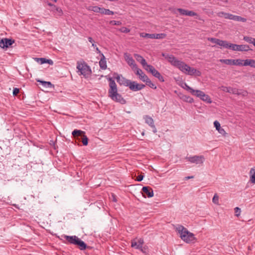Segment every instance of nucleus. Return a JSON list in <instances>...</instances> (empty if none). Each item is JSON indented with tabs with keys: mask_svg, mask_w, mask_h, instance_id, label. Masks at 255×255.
I'll return each instance as SVG.
<instances>
[{
	"mask_svg": "<svg viewBox=\"0 0 255 255\" xmlns=\"http://www.w3.org/2000/svg\"><path fill=\"white\" fill-rule=\"evenodd\" d=\"M110 89L108 91L109 97L114 101L120 103L121 104H125L126 101L118 93L117 85L112 78L109 79Z\"/></svg>",
	"mask_w": 255,
	"mask_h": 255,
	"instance_id": "nucleus-1",
	"label": "nucleus"
},
{
	"mask_svg": "<svg viewBox=\"0 0 255 255\" xmlns=\"http://www.w3.org/2000/svg\"><path fill=\"white\" fill-rule=\"evenodd\" d=\"M176 231L180 234L181 239L187 243L192 242L196 239L194 235L182 225H179Z\"/></svg>",
	"mask_w": 255,
	"mask_h": 255,
	"instance_id": "nucleus-2",
	"label": "nucleus"
},
{
	"mask_svg": "<svg viewBox=\"0 0 255 255\" xmlns=\"http://www.w3.org/2000/svg\"><path fill=\"white\" fill-rule=\"evenodd\" d=\"M178 69L186 75L200 76L201 74L200 71L197 70L194 68L189 66L183 61L181 62V65Z\"/></svg>",
	"mask_w": 255,
	"mask_h": 255,
	"instance_id": "nucleus-3",
	"label": "nucleus"
},
{
	"mask_svg": "<svg viewBox=\"0 0 255 255\" xmlns=\"http://www.w3.org/2000/svg\"><path fill=\"white\" fill-rule=\"evenodd\" d=\"M65 239L70 244L78 246L81 250H85L87 248L86 244L76 236H65Z\"/></svg>",
	"mask_w": 255,
	"mask_h": 255,
	"instance_id": "nucleus-4",
	"label": "nucleus"
},
{
	"mask_svg": "<svg viewBox=\"0 0 255 255\" xmlns=\"http://www.w3.org/2000/svg\"><path fill=\"white\" fill-rule=\"evenodd\" d=\"M72 134L76 139L79 141L80 140V137H81V141L84 145L86 146L88 145L89 139L87 136L85 134V131L81 130L75 129L72 131Z\"/></svg>",
	"mask_w": 255,
	"mask_h": 255,
	"instance_id": "nucleus-5",
	"label": "nucleus"
},
{
	"mask_svg": "<svg viewBox=\"0 0 255 255\" xmlns=\"http://www.w3.org/2000/svg\"><path fill=\"white\" fill-rule=\"evenodd\" d=\"M162 56H163L165 59H166L171 64L177 68L179 67L181 65V63L182 61L178 60L176 58L175 56L172 55H169L168 54L163 53L162 54Z\"/></svg>",
	"mask_w": 255,
	"mask_h": 255,
	"instance_id": "nucleus-6",
	"label": "nucleus"
},
{
	"mask_svg": "<svg viewBox=\"0 0 255 255\" xmlns=\"http://www.w3.org/2000/svg\"><path fill=\"white\" fill-rule=\"evenodd\" d=\"M77 68L78 71L81 73V74L86 76L91 73V70L88 65L85 62L80 63L77 62Z\"/></svg>",
	"mask_w": 255,
	"mask_h": 255,
	"instance_id": "nucleus-7",
	"label": "nucleus"
},
{
	"mask_svg": "<svg viewBox=\"0 0 255 255\" xmlns=\"http://www.w3.org/2000/svg\"><path fill=\"white\" fill-rule=\"evenodd\" d=\"M185 159L192 163H195L196 164H202L205 161V158L203 155L187 156Z\"/></svg>",
	"mask_w": 255,
	"mask_h": 255,
	"instance_id": "nucleus-8",
	"label": "nucleus"
},
{
	"mask_svg": "<svg viewBox=\"0 0 255 255\" xmlns=\"http://www.w3.org/2000/svg\"><path fill=\"white\" fill-rule=\"evenodd\" d=\"M140 36L146 38L163 39L166 37V34L164 33L149 34L142 32L140 33Z\"/></svg>",
	"mask_w": 255,
	"mask_h": 255,
	"instance_id": "nucleus-9",
	"label": "nucleus"
},
{
	"mask_svg": "<svg viewBox=\"0 0 255 255\" xmlns=\"http://www.w3.org/2000/svg\"><path fill=\"white\" fill-rule=\"evenodd\" d=\"M230 49L233 51H248L251 50L248 45L243 44V45H237L235 44L231 43Z\"/></svg>",
	"mask_w": 255,
	"mask_h": 255,
	"instance_id": "nucleus-10",
	"label": "nucleus"
},
{
	"mask_svg": "<svg viewBox=\"0 0 255 255\" xmlns=\"http://www.w3.org/2000/svg\"><path fill=\"white\" fill-rule=\"evenodd\" d=\"M14 43V40L12 39L4 38L0 40V47L2 49H7Z\"/></svg>",
	"mask_w": 255,
	"mask_h": 255,
	"instance_id": "nucleus-11",
	"label": "nucleus"
},
{
	"mask_svg": "<svg viewBox=\"0 0 255 255\" xmlns=\"http://www.w3.org/2000/svg\"><path fill=\"white\" fill-rule=\"evenodd\" d=\"M194 95L200 98L202 100L208 103H212V101L210 97L200 90H196L195 93Z\"/></svg>",
	"mask_w": 255,
	"mask_h": 255,
	"instance_id": "nucleus-12",
	"label": "nucleus"
},
{
	"mask_svg": "<svg viewBox=\"0 0 255 255\" xmlns=\"http://www.w3.org/2000/svg\"><path fill=\"white\" fill-rule=\"evenodd\" d=\"M128 87L132 91H137L144 88L145 85L138 84L135 81H130Z\"/></svg>",
	"mask_w": 255,
	"mask_h": 255,
	"instance_id": "nucleus-13",
	"label": "nucleus"
},
{
	"mask_svg": "<svg viewBox=\"0 0 255 255\" xmlns=\"http://www.w3.org/2000/svg\"><path fill=\"white\" fill-rule=\"evenodd\" d=\"M143 119L145 120V123L148 125L151 128H152L153 132L154 133H156L157 132V129L154 125L153 119L148 115L144 116Z\"/></svg>",
	"mask_w": 255,
	"mask_h": 255,
	"instance_id": "nucleus-14",
	"label": "nucleus"
},
{
	"mask_svg": "<svg viewBox=\"0 0 255 255\" xmlns=\"http://www.w3.org/2000/svg\"><path fill=\"white\" fill-rule=\"evenodd\" d=\"M125 58L128 64L131 67L132 70H134L137 67L134 59L130 57L129 54L127 53L125 54Z\"/></svg>",
	"mask_w": 255,
	"mask_h": 255,
	"instance_id": "nucleus-15",
	"label": "nucleus"
},
{
	"mask_svg": "<svg viewBox=\"0 0 255 255\" xmlns=\"http://www.w3.org/2000/svg\"><path fill=\"white\" fill-rule=\"evenodd\" d=\"M177 11L182 15H188L190 16H197V13L192 10H188L185 9L179 8H177Z\"/></svg>",
	"mask_w": 255,
	"mask_h": 255,
	"instance_id": "nucleus-16",
	"label": "nucleus"
},
{
	"mask_svg": "<svg viewBox=\"0 0 255 255\" xmlns=\"http://www.w3.org/2000/svg\"><path fill=\"white\" fill-rule=\"evenodd\" d=\"M133 71L136 75L139 76L140 80L143 82L146 81L148 77L143 73L141 69L137 67Z\"/></svg>",
	"mask_w": 255,
	"mask_h": 255,
	"instance_id": "nucleus-17",
	"label": "nucleus"
},
{
	"mask_svg": "<svg viewBox=\"0 0 255 255\" xmlns=\"http://www.w3.org/2000/svg\"><path fill=\"white\" fill-rule=\"evenodd\" d=\"M142 192L143 196L146 195L148 198L153 196V190L149 186L143 187L142 188Z\"/></svg>",
	"mask_w": 255,
	"mask_h": 255,
	"instance_id": "nucleus-18",
	"label": "nucleus"
},
{
	"mask_svg": "<svg viewBox=\"0 0 255 255\" xmlns=\"http://www.w3.org/2000/svg\"><path fill=\"white\" fill-rule=\"evenodd\" d=\"M221 89L225 92H227V93H231V94H239L238 93L239 89L235 88L222 86Z\"/></svg>",
	"mask_w": 255,
	"mask_h": 255,
	"instance_id": "nucleus-19",
	"label": "nucleus"
},
{
	"mask_svg": "<svg viewBox=\"0 0 255 255\" xmlns=\"http://www.w3.org/2000/svg\"><path fill=\"white\" fill-rule=\"evenodd\" d=\"M116 79L117 80V82L120 84V85H124L125 86H128V84L129 83L130 80L126 79L124 77H121L120 76L117 75V76L116 77Z\"/></svg>",
	"mask_w": 255,
	"mask_h": 255,
	"instance_id": "nucleus-20",
	"label": "nucleus"
},
{
	"mask_svg": "<svg viewBox=\"0 0 255 255\" xmlns=\"http://www.w3.org/2000/svg\"><path fill=\"white\" fill-rule=\"evenodd\" d=\"M214 125L216 128V130H217L220 134H222L223 135H225L227 134L224 129L221 127L220 124L219 122L215 121L214 122Z\"/></svg>",
	"mask_w": 255,
	"mask_h": 255,
	"instance_id": "nucleus-21",
	"label": "nucleus"
},
{
	"mask_svg": "<svg viewBox=\"0 0 255 255\" xmlns=\"http://www.w3.org/2000/svg\"><path fill=\"white\" fill-rule=\"evenodd\" d=\"M35 60L41 64L44 63H48L51 65L53 64V62L52 60L47 59L45 58H35Z\"/></svg>",
	"mask_w": 255,
	"mask_h": 255,
	"instance_id": "nucleus-22",
	"label": "nucleus"
},
{
	"mask_svg": "<svg viewBox=\"0 0 255 255\" xmlns=\"http://www.w3.org/2000/svg\"><path fill=\"white\" fill-rule=\"evenodd\" d=\"M99 65L100 68L103 70H105L107 68V62L106 58L103 54H102V57L100 61H99Z\"/></svg>",
	"mask_w": 255,
	"mask_h": 255,
	"instance_id": "nucleus-23",
	"label": "nucleus"
},
{
	"mask_svg": "<svg viewBox=\"0 0 255 255\" xmlns=\"http://www.w3.org/2000/svg\"><path fill=\"white\" fill-rule=\"evenodd\" d=\"M134 57L137 61L141 63L143 67H145V65H146L147 63L142 56L139 54H134Z\"/></svg>",
	"mask_w": 255,
	"mask_h": 255,
	"instance_id": "nucleus-24",
	"label": "nucleus"
},
{
	"mask_svg": "<svg viewBox=\"0 0 255 255\" xmlns=\"http://www.w3.org/2000/svg\"><path fill=\"white\" fill-rule=\"evenodd\" d=\"M244 66H250L252 67L255 68V60L254 59H246L244 60Z\"/></svg>",
	"mask_w": 255,
	"mask_h": 255,
	"instance_id": "nucleus-25",
	"label": "nucleus"
},
{
	"mask_svg": "<svg viewBox=\"0 0 255 255\" xmlns=\"http://www.w3.org/2000/svg\"><path fill=\"white\" fill-rule=\"evenodd\" d=\"M218 45L226 48L230 49L231 43H229L227 41L220 39Z\"/></svg>",
	"mask_w": 255,
	"mask_h": 255,
	"instance_id": "nucleus-26",
	"label": "nucleus"
},
{
	"mask_svg": "<svg viewBox=\"0 0 255 255\" xmlns=\"http://www.w3.org/2000/svg\"><path fill=\"white\" fill-rule=\"evenodd\" d=\"M152 75L157 78L160 81L162 82L164 81L163 77L161 76L160 73L157 70H156L155 71H154V72Z\"/></svg>",
	"mask_w": 255,
	"mask_h": 255,
	"instance_id": "nucleus-27",
	"label": "nucleus"
},
{
	"mask_svg": "<svg viewBox=\"0 0 255 255\" xmlns=\"http://www.w3.org/2000/svg\"><path fill=\"white\" fill-rule=\"evenodd\" d=\"M244 60L242 59H232V65L237 66H244Z\"/></svg>",
	"mask_w": 255,
	"mask_h": 255,
	"instance_id": "nucleus-28",
	"label": "nucleus"
},
{
	"mask_svg": "<svg viewBox=\"0 0 255 255\" xmlns=\"http://www.w3.org/2000/svg\"><path fill=\"white\" fill-rule=\"evenodd\" d=\"M232 20L237 21H242L245 22L247 21V19L244 17H242L240 16L233 15Z\"/></svg>",
	"mask_w": 255,
	"mask_h": 255,
	"instance_id": "nucleus-29",
	"label": "nucleus"
},
{
	"mask_svg": "<svg viewBox=\"0 0 255 255\" xmlns=\"http://www.w3.org/2000/svg\"><path fill=\"white\" fill-rule=\"evenodd\" d=\"M146 71L149 72L151 74L155 71L156 69L151 65H148L146 63V65H145V67H143Z\"/></svg>",
	"mask_w": 255,
	"mask_h": 255,
	"instance_id": "nucleus-30",
	"label": "nucleus"
},
{
	"mask_svg": "<svg viewBox=\"0 0 255 255\" xmlns=\"http://www.w3.org/2000/svg\"><path fill=\"white\" fill-rule=\"evenodd\" d=\"M182 99H183V101H184L186 102H188L189 103H192L194 102V99L188 96L184 95L182 96Z\"/></svg>",
	"mask_w": 255,
	"mask_h": 255,
	"instance_id": "nucleus-31",
	"label": "nucleus"
},
{
	"mask_svg": "<svg viewBox=\"0 0 255 255\" xmlns=\"http://www.w3.org/2000/svg\"><path fill=\"white\" fill-rule=\"evenodd\" d=\"M100 7L97 6H89L87 7V9L90 11H92L95 12H99L100 11Z\"/></svg>",
	"mask_w": 255,
	"mask_h": 255,
	"instance_id": "nucleus-32",
	"label": "nucleus"
},
{
	"mask_svg": "<svg viewBox=\"0 0 255 255\" xmlns=\"http://www.w3.org/2000/svg\"><path fill=\"white\" fill-rule=\"evenodd\" d=\"M144 82H145L146 84L150 88L153 89H156V85L154 84H153L148 78H147L146 81H144Z\"/></svg>",
	"mask_w": 255,
	"mask_h": 255,
	"instance_id": "nucleus-33",
	"label": "nucleus"
},
{
	"mask_svg": "<svg viewBox=\"0 0 255 255\" xmlns=\"http://www.w3.org/2000/svg\"><path fill=\"white\" fill-rule=\"evenodd\" d=\"M131 247L136 249H141L142 247L140 246L137 242L134 240L131 241Z\"/></svg>",
	"mask_w": 255,
	"mask_h": 255,
	"instance_id": "nucleus-34",
	"label": "nucleus"
},
{
	"mask_svg": "<svg viewBox=\"0 0 255 255\" xmlns=\"http://www.w3.org/2000/svg\"><path fill=\"white\" fill-rule=\"evenodd\" d=\"M184 85H185V87L184 88L187 90L188 91H189L191 94H192L193 95H194V94L195 93V92H196V90L193 89L192 88H191L190 87H189L186 83H185L184 84Z\"/></svg>",
	"mask_w": 255,
	"mask_h": 255,
	"instance_id": "nucleus-35",
	"label": "nucleus"
},
{
	"mask_svg": "<svg viewBox=\"0 0 255 255\" xmlns=\"http://www.w3.org/2000/svg\"><path fill=\"white\" fill-rule=\"evenodd\" d=\"M250 173H252V175L251 176L250 180L253 183H255V170L252 168Z\"/></svg>",
	"mask_w": 255,
	"mask_h": 255,
	"instance_id": "nucleus-36",
	"label": "nucleus"
},
{
	"mask_svg": "<svg viewBox=\"0 0 255 255\" xmlns=\"http://www.w3.org/2000/svg\"><path fill=\"white\" fill-rule=\"evenodd\" d=\"M243 39L249 43H254L255 38L249 36H244Z\"/></svg>",
	"mask_w": 255,
	"mask_h": 255,
	"instance_id": "nucleus-37",
	"label": "nucleus"
},
{
	"mask_svg": "<svg viewBox=\"0 0 255 255\" xmlns=\"http://www.w3.org/2000/svg\"><path fill=\"white\" fill-rule=\"evenodd\" d=\"M220 61L227 65H232V59H220Z\"/></svg>",
	"mask_w": 255,
	"mask_h": 255,
	"instance_id": "nucleus-38",
	"label": "nucleus"
},
{
	"mask_svg": "<svg viewBox=\"0 0 255 255\" xmlns=\"http://www.w3.org/2000/svg\"><path fill=\"white\" fill-rule=\"evenodd\" d=\"M38 82L41 83L43 86L46 87H51L52 84L50 82L42 81L41 80H38Z\"/></svg>",
	"mask_w": 255,
	"mask_h": 255,
	"instance_id": "nucleus-39",
	"label": "nucleus"
},
{
	"mask_svg": "<svg viewBox=\"0 0 255 255\" xmlns=\"http://www.w3.org/2000/svg\"><path fill=\"white\" fill-rule=\"evenodd\" d=\"M208 40L212 43H215L218 45L220 39L216 38H208Z\"/></svg>",
	"mask_w": 255,
	"mask_h": 255,
	"instance_id": "nucleus-40",
	"label": "nucleus"
},
{
	"mask_svg": "<svg viewBox=\"0 0 255 255\" xmlns=\"http://www.w3.org/2000/svg\"><path fill=\"white\" fill-rule=\"evenodd\" d=\"M218 200H219V197L217 195V194H216L214 195V196L213 198V199H212L213 202L215 204H218Z\"/></svg>",
	"mask_w": 255,
	"mask_h": 255,
	"instance_id": "nucleus-41",
	"label": "nucleus"
},
{
	"mask_svg": "<svg viewBox=\"0 0 255 255\" xmlns=\"http://www.w3.org/2000/svg\"><path fill=\"white\" fill-rule=\"evenodd\" d=\"M235 216L239 217L241 213V209L239 207H236L235 208Z\"/></svg>",
	"mask_w": 255,
	"mask_h": 255,
	"instance_id": "nucleus-42",
	"label": "nucleus"
},
{
	"mask_svg": "<svg viewBox=\"0 0 255 255\" xmlns=\"http://www.w3.org/2000/svg\"><path fill=\"white\" fill-rule=\"evenodd\" d=\"M110 23L113 25H119L121 24V22L120 21L112 20L110 22Z\"/></svg>",
	"mask_w": 255,
	"mask_h": 255,
	"instance_id": "nucleus-43",
	"label": "nucleus"
},
{
	"mask_svg": "<svg viewBox=\"0 0 255 255\" xmlns=\"http://www.w3.org/2000/svg\"><path fill=\"white\" fill-rule=\"evenodd\" d=\"M238 93L240 94H236L238 95H242L243 96H246L248 94V93L247 91H242V90H239Z\"/></svg>",
	"mask_w": 255,
	"mask_h": 255,
	"instance_id": "nucleus-44",
	"label": "nucleus"
},
{
	"mask_svg": "<svg viewBox=\"0 0 255 255\" xmlns=\"http://www.w3.org/2000/svg\"><path fill=\"white\" fill-rule=\"evenodd\" d=\"M233 14L229 13H226L224 17L226 19H233Z\"/></svg>",
	"mask_w": 255,
	"mask_h": 255,
	"instance_id": "nucleus-45",
	"label": "nucleus"
},
{
	"mask_svg": "<svg viewBox=\"0 0 255 255\" xmlns=\"http://www.w3.org/2000/svg\"><path fill=\"white\" fill-rule=\"evenodd\" d=\"M54 10H55L57 12H58L60 15L63 13L62 9L59 7H56L55 5H54Z\"/></svg>",
	"mask_w": 255,
	"mask_h": 255,
	"instance_id": "nucleus-46",
	"label": "nucleus"
},
{
	"mask_svg": "<svg viewBox=\"0 0 255 255\" xmlns=\"http://www.w3.org/2000/svg\"><path fill=\"white\" fill-rule=\"evenodd\" d=\"M19 93V89L17 88H14L13 90V95L14 96H17V95Z\"/></svg>",
	"mask_w": 255,
	"mask_h": 255,
	"instance_id": "nucleus-47",
	"label": "nucleus"
},
{
	"mask_svg": "<svg viewBox=\"0 0 255 255\" xmlns=\"http://www.w3.org/2000/svg\"><path fill=\"white\" fill-rule=\"evenodd\" d=\"M114 14V11L110 10L109 9H106V10H105V14H106V15H113Z\"/></svg>",
	"mask_w": 255,
	"mask_h": 255,
	"instance_id": "nucleus-48",
	"label": "nucleus"
},
{
	"mask_svg": "<svg viewBox=\"0 0 255 255\" xmlns=\"http://www.w3.org/2000/svg\"><path fill=\"white\" fill-rule=\"evenodd\" d=\"M136 242H137V243H138V244H139L140 246H141V247H142V245H143V243H144L143 240L142 239H138V240H137V241H136Z\"/></svg>",
	"mask_w": 255,
	"mask_h": 255,
	"instance_id": "nucleus-49",
	"label": "nucleus"
},
{
	"mask_svg": "<svg viewBox=\"0 0 255 255\" xmlns=\"http://www.w3.org/2000/svg\"><path fill=\"white\" fill-rule=\"evenodd\" d=\"M225 13H226V12L221 11V12H218L217 13V15L219 17H224Z\"/></svg>",
	"mask_w": 255,
	"mask_h": 255,
	"instance_id": "nucleus-50",
	"label": "nucleus"
},
{
	"mask_svg": "<svg viewBox=\"0 0 255 255\" xmlns=\"http://www.w3.org/2000/svg\"><path fill=\"white\" fill-rule=\"evenodd\" d=\"M143 177H144L143 175H139V176H138L137 177V178H136L137 181H141L143 179Z\"/></svg>",
	"mask_w": 255,
	"mask_h": 255,
	"instance_id": "nucleus-51",
	"label": "nucleus"
},
{
	"mask_svg": "<svg viewBox=\"0 0 255 255\" xmlns=\"http://www.w3.org/2000/svg\"><path fill=\"white\" fill-rule=\"evenodd\" d=\"M106 10V9L105 8L100 7V11H99V12L101 13L102 14H105V12Z\"/></svg>",
	"mask_w": 255,
	"mask_h": 255,
	"instance_id": "nucleus-52",
	"label": "nucleus"
},
{
	"mask_svg": "<svg viewBox=\"0 0 255 255\" xmlns=\"http://www.w3.org/2000/svg\"><path fill=\"white\" fill-rule=\"evenodd\" d=\"M122 31L123 32L128 33V32H129V30L126 27H123L122 28Z\"/></svg>",
	"mask_w": 255,
	"mask_h": 255,
	"instance_id": "nucleus-53",
	"label": "nucleus"
},
{
	"mask_svg": "<svg viewBox=\"0 0 255 255\" xmlns=\"http://www.w3.org/2000/svg\"><path fill=\"white\" fill-rule=\"evenodd\" d=\"M88 39L89 41L91 42L92 44L94 42V41L93 40L91 37H89Z\"/></svg>",
	"mask_w": 255,
	"mask_h": 255,
	"instance_id": "nucleus-54",
	"label": "nucleus"
},
{
	"mask_svg": "<svg viewBox=\"0 0 255 255\" xmlns=\"http://www.w3.org/2000/svg\"><path fill=\"white\" fill-rule=\"evenodd\" d=\"M96 50L97 52V53H99L102 56V54H103V53H101V51L99 50V49L98 47H96Z\"/></svg>",
	"mask_w": 255,
	"mask_h": 255,
	"instance_id": "nucleus-55",
	"label": "nucleus"
},
{
	"mask_svg": "<svg viewBox=\"0 0 255 255\" xmlns=\"http://www.w3.org/2000/svg\"><path fill=\"white\" fill-rule=\"evenodd\" d=\"M193 177H194L193 176H186V177H185V180H188V179H189L193 178Z\"/></svg>",
	"mask_w": 255,
	"mask_h": 255,
	"instance_id": "nucleus-56",
	"label": "nucleus"
},
{
	"mask_svg": "<svg viewBox=\"0 0 255 255\" xmlns=\"http://www.w3.org/2000/svg\"><path fill=\"white\" fill-rule=\"evenodd\" d=\"M48 5L50 6H52L53 7V8H54V4L51 3H48ZM53 10H54V9H53Z\"/></svg>",
	"mask_w": 255,
	"mask_h": 255,
	"instance_id": "nucleus-57",
	"label": "nucleus"
},
{
	"mask_svg": "<svg viewBox=\"0 0 255 255\" xmlns=\"http://www.w3.org/2000/svg\"><path fill=\"white\" fill-rule=\"evenodd\" d=\"M139 250H140L142 252H143V253H145V251H144V249H143V248H142V247L141 248V249H139Z\"/></svg>",
	"mask_w": 255,
	"mask_h": 255,
	"instance_id": "nucleus-58",
	"label": "nucleus"
},
{
	"mask_svg": "<svg viewBox=\"0 0 255 255\" xmlns=\"http://www.w3.org/2000/svg\"><path fill=\"white\" fill-rule=\"evenodd\" d=\"M224 2H225V3H227L228 2V0H222Z\"/></svg>",
	"mask_w": 255,
	"mask_h": 255,
	"instance_id": "nucleus-59",
	"label": "nucleus"
},
{
	"mask_svg": "<svg viewBox=\"0 0 255 255\" xmlns=\"http://www.w3.org/2000/svg\"><path fill=\"white\" fill-rule=\"evenodd\" d=\"M92 46L94 47H95V46H96V45L94 44V42L92 43Z\"/></svg>",
	"mask_w": 255,
	"mask_h": 255,
	"instance_id": "nucleus-60",
	"label": "nucleus"
},
{
	"mask_svg": "<svg viewBox=\"0 0 255 255\" xmlns=\"http://www.w3.org/2000/svg\"><path fill=\"white\" fill-rule=\"evenodd\" d=\"M253 45L255 46V41L254 42Z\"/></svg>",
	"mask_w": 255,
	"mask_h": 255,
	"instance_id": "nucleus-61",
	"label": "nucleus"
}]
</instances>
